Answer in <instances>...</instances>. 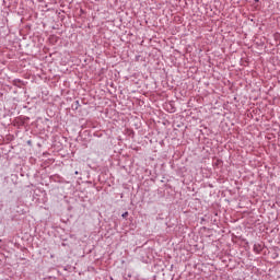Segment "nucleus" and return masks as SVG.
<instances>
[{"mask_svg":"<svg viewBox=\"0 0 280 280\" xmlns=\"http://www.w3.org/2000/svg\"><path fill=\"white\" fill-rule=\"evenodd\" d=\"M128 215V212L122 213V218H126Z\"/></svg>","mask_w":280,"mask_h":280,"instance_id":"1","label":"nucleus"},{"mask_svg":"<svg viewBox=\"0 0 280 280\" xmlns=\"http://www.w3.org/2000/svg\"><path fill=\"white\" fill-rule=\"evenodd\" d=\"M171 113H174V107L171 108Z\"/></svg>","mask_w":280,"mask_h":280,"instance_id":"2","label":"nucleus"}]
</instances>
